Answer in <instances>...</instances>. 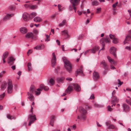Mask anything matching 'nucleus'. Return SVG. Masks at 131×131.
Listing matches in <instances>:
<instances>
[{
  "mask_svg": "<svg viewBox=\"0 0 131 131\" xmlns=\"http://www.w3.org/2000/svg\"><path fill=\"white\" fill-rule=\"evenodd\" d=\"M70 1L71 5L69 6V9L70 10H71L74 9L75 12L76 13V6L79 4L80 0H70Z\"/></svg>",
  "mask_w": 131,
  "mask_h": 131,
  "instance_id": "1",
  "label": "nucleus"
},
{
  "mask_svg": "<svg viewBox=\"0 0 131 131\" xmlns=\"http://www.w3.org/2000/svg\"><path fill=\"white\" fill-rule=\"evenodd\" d=\"M79 110L80 113V116H78L77 118H81L82 120L85 119L86 116V111L82 107H80Z\"/></svg>",
  "mask_w": 131,
  "mask_h": 131,
  "instance_id": "2",
  "label": "nucleus"
},
{
  "mask_svg": "<svg viewBox=\"0 0 131 131\" xmlns=\"http://www.w3.org/2000/svg\"><path fill=\"white\" fill-rule=\"evenodd\" d=\"M35 87L34 86L31 85L30 88L29 92L27 93L28 95V98L31 101H32L34 100V97L32 94L34 92H35Z\"/></svg>",
  "mask_w": 131,
  "mask_h": 131,
  "instance_id": "3",
  "label": "nucleus"
},
{
  "mask_svg": "<svg viewBox=\"0 0 131 131\" xmlns=\"http://www.w3.org/2000/svg\"><path fill=\"white\" fill-rule=\"evenodd\" d=\"M42 89H44L45 91H47L49 89V87L47 86H45L43 84H41L39 88L37 89V91H35L36 95H38L41 93L40 92L42 91Z\"/></svg>",
  "mask_w": 131,
  "mask_h": 131,
  "instance_id": "4",
  "label": "nucleus"
},
{
  "mask_svg": "<svg viewBox=\"0 0 131 131\" xmlns=\"http://www.w3.org/2000/svg\"><path fill=\"white\" fill-rule=\"evenodd\" d=\"M63 61L64 63L65 68L68 72H71L72 69V67L71 64L69 61L66 59H64Z\"/></svg>",
  "mask_w": 131,
  "mask_h": 131,
  "instance_id": "5",
  "label": "nucleus"
},
{
  "mask_svg": "<svg viewBox=\"0 0 131 131\" xmlns=\"http://www.w3.org/2000/svg\"><path fill=\"white\" fill-rule=\"evenodd\" d=\"M110 42V40L108 37H106L105 38H102L100 40V43L102 45L103 47L102 49H100L99 52V54L101 50L104 49L105 45V43H109Z\"/></svg>",
  "mask_w": 131,
  "mask_h": 131,
  "instance_id": "6",
  "label": "nucleus"
},
{
  "mask_svg": "<svg viewBox=\"0 0 131 131\" xmlns=\"http://www.w3.org/2000/svg\"><path fill=\"white\" fill-rule=\"evenodd\" d=\"M13 91V85L12 81L8 80L7 85V92L10 94L12 93Z\"/></svg>",
  "mask_w": 131,
  "mask_h": 131,
  "instance_id": "7",
  "label": "nucleus"
},
{
  "mask_svg": "<svg viewBox=\"0 0 131 131\" xmlns=\"http://www.w3.org/2000/svg\"><path fill=\"white\" fill-rule=\"evenodd\" d=\"M31 114L29 115L28 117V119H29V122L28 124V126H30L31 124L33 123L34 122L36 119L35 115H32Z\"/></svg>",
  "mask_w": 131,
  "mask_h": 131,
  "instance_id": "8",
  "label": "nucleus"
},
{
  "mask_svg": "<svg viewBox=\"0 0 131 131\" xmlns=\"http://www.w3.org/2000/svg\"><path fill=\"white\" fill-rule=\"evenodd\" d=\"M99 49V47L98 46H95L94 48H93L91 49L88 50H86L84 53V54L85 55L87 53L90 51L91 53H94L97 51Z\"/></svg>",
  "mask_w": 131,
  "mask_h": 131,
  "instance_id": "9",
  "label": "nucleus"
},
{
  "mask_svg": "<svg viewBox=\"0 0 131 131\" xmlns=\"http://www.w3.org/2000/svg\"><path fill=\"white\" fill-rule=\"evenodd\" d=\"M52 55L53 57L51 60V64L52 66L54 67L56 63V55L54 52L52 53Z\"/></svg>",
  "mask_w": 131,
  "mask_h": 131,
  "instance_id": "10",
  "label": "nucleus"
},
{
  "mask_svg": "<svg viewBox=\"0 0 131 131\" xmlns=\"http://www.w3.org/2000/svg\"><path fill=\"white\" fill-rule=\"evenodd\" d=\"M110 53L112 54L114 56L116 57V48L114 47H112L111 48L110 50Z\"/></svg>",
  "mask_w": 131,
  "mask_h": 131,
  "instance_id": "11",
  "label": "nucleus"
},
{
  "mask_svg": "<svg viewBox=\"0 0 131 131\" xmlns=\"http://www.w3.org/2000/svg\"><path fill=\"white\" fill-rule=\"evenodd\" d=\"M23 17L25 21H27L29 19V15L27 13H24L23 14Z\"/></svg>",
  "mask_w": 131,
  "mask_h": 131,
  "instance_id": "12",
  "label": "nucleus"
},
{
  "mask_svg": "<svg viewBox=\"0 0 131 131\" xmlns=\"http://www.w3.org/2000/svg\"><path fill=\"white\" fill-rule=\"evenodd\" d=\"M99 75L98 73L95 71H94L93 74V78L94 80H96L99 79Z\"/></svg>",
  "mask_w": 131,
  "mask_h": 131,
  "instance_id": "13",
  "label": "nucleus"
},
{
  "mask_svg": "<svg viewBox=\"0 0 131 131\" xmlns=\"http://www.w3.org/2000/svg\"><path fill=\"white\" fill-rule=\"evenodd\" d=\"M100 64L105 69H108V66L107 63L104 60H103L101 62Z\"/></svg>",
  "mask_w": 131,
  "mask_h": 131,
  "instance_id": "14",
  "label": "nucleus"
},
{
  "mask_svg": "<svg viewBox=\"0 0 131 131\" xmlns=\"http://www.w3.org/2000/svg\"><path fill=\"white\" fill-rule=\"evenodd\" d=\"M15 59L12 57H9L8 58V63L10 65H12L14 63Z\"/></svg>",
  "mask_w": 131,
  "mask_h": 131,
  "instance_id": "15",
  "label": "nucleus"
},
{
  "mask_svg": "<svg viewBox=\"0 0 131 131\" xmlns=\"http://www.w3.org/2000/svg\"><path fill=\"white\" fill-rule=\"evenodd\" d=\"M45 48V46L43 44L38 45L34 48V49L37 50H40L44 49Z\"/></svg>",
  "mask_w": 131,
  "mask_h": 131,
  "instance_id": "16",
  "label": "nucleus"
},
{
  "mask_svg": "<svg viewBox=\"0 0 131 131\" xmlns=\"http://www.w3.org/2000/svg\"><path fill=\"white\" fill-rule=\"evenodd\" d=\"M131 41V37L129 35H127L125 39L124 42V44L125 45L126 43H128V42Z\"/></svg>",
  "mask_w": 131,
  "mask_h": 131,
  "instance_id": "17",
  "label": "nucleus"
},
{
  "mask_svg": "<svg viewBox=\"0 0 131 131\" xmlns=\"http://www.w3.org/2000/svg\"><path fill=\"white\" fill-rule=\"evenodd\" d=\"M123 111L124 112H126L129 111L130 110L129 106L126 104H123Z\"/></svg>",
  "mask_w": 131,
  "mask_h": 131,
  "instance_id": "18",
  "label": "nucleus"
},
{
  "mask_svg": "<svg viewBox=\"0 0 131 131\" xmlns=\"http://www.w3.org/2000/svg\"><path fill=\"white\" fill-rule=\"evenodd\" d=\"M34 37V35L31 32H28L25 35V37L27 38H32Z\"/></svg>",
  "mask_w": 131,
  "mask_h": 131,
  "instance_id": "19",
  "label": "nucleus"
},
{
  "mask_svg": "<svg viewBox=\"0 0 131 131\" xmlns=\"http://www.w3.org/2000/svg\"><path fill=\"white\" fill-rule=\"evenodd\" d=\"M20 31L21 33L25 34L27 32V29L25 27H22L20 28Z\"/></svg>",
  "mask_w": 131,
  "mask_h": 131,
  "instance_id": "20",
  "label": "nucleus"
},
{
  "mask_svg": "<svg viewBox=\"0 0 131 131\" xmlns=\"http://www.w3.org/2000/svg\"><path fill=\"white\" fill-rule=\"evenodd\" d=\"M14 15L13 14H7L4 17L3 20L4 21H5L10 17L13 16Z\"/></svg>",
  "mask_w": 131,
  "mask_h": 131,
  "instance_id": "21",
  "label": "nucleus"
},
{
  "mask_svg": "<svg viewBox=\"0 0 131 131\" xmlns=\"http://www.w3.org/2000/svg\"><path fill=\"white\" fill-rule=\"evenodd\" d=\"M73 87L72 86L69 85L66 90L65 92L68 94L70 93V92L73 90Z\"/></svg>",
  "mask_w": 131,
  "mask_h": 131,
  "instance_id": "22",
  "label": "nucleus"
},
{
  "mask_svg": "<svg viewBox=\"0 0 131 131\" xmlns=\"http://www.w3.org/2000/svg\"><path fill=\"white\" fill-rule=\"evenodd\" d=\"M8 54V53L7 51H6L4 53L2 56V60L4 63L6 62L5 61V59L7 57Z\"/></svg>",
  "mask_w": 131,
  "mask_h": 131,
  "instance_id": "23",
  "label": "nucleus"
},
{
  "mask_svg": "<svg viewBox=\"0 0 131 131\" xmlns=\"http://www.w3.org/2000/svg\"><path fill=\"white\" fill-rule=\"evenodd\" d=\"M73 86L75 90L77 92L79 91L80 90V88L79 86L77 84H74Z\"/></svg>",
  "mask_w": 131,
  "mask_h": 131,
  "instance_id": "24",
  "label": "nucleus"
},
{
  "mask_svg": "<svg viewBox=\"0 0 131 131\" xmlns=\"http://www.w3.org/2000/svg\"><path fill=\"white\" fill-rule=\"evenodd\" d=\"M55 117L54 116L52 115L51 116V119L50 124L52 126H53V123L54 120H55Z\"/></svg>",
  "mask_w": 131,
  "mask_h": 131,
  "instance_id": "25",
  "label": "nucleus"
},
{
  "mask_svg": "<svg viewBox=\"0 0 131 131\" xmlns=\"http://www.w3.org/2000/svg\"><path fill=\"white\" fill-rule=\"evenodd\" d=\"M62 36H67V38H68L70 36L68 34V32L67 30H64L62 31Z\"/></svg>",
  "mask_w": 131,
  "mask_h": 131,
  "instance_id": "26",
  "label": "nucleus"
},
{
  "mask_svg": "<svg viewBox=\"0 0 131 131\" xmlns=\"http://www.w3.org/2000/svg\"><path fill=\"white\" fill-rule=\"evenodd\" d=\"M112 97H113L111 101V103H113L114 102H118V99H117L115 96Z\"/></svg>",
  "mask_w": 131,
  "mask_h": 131,
  "instance_id": "27",
  "label": "nucleus"
},
{
  "mask_svg": "<svg viewBox=\"0 0 131 131\" xmlns=\"http://www.w3.org/2000/svg\"><path fill=\"white\" fill-rule=\"evenodd\" d=\"M92 5L93 6H96L99 4V2L97 1H92Z\"/></svg>",
  "mask_w": 131,
  "mask_h": 131,
  "instance_id": "28",
  "label": "nucleus"
},
{
  "mask_svg": "<svg viewBox=\"0 0 131 131\" xmlns=\"http://www.w3.org/2000/svg\"><path fill=\"white\" fill-rule=\"evenodd\" d=\"M7 86V84L6 83H3L1 86V89L4 90Z\"/></svg>",
  "mask_w": 131,
  "mask_h": 131,
  "instance_id": "29",
  "label": "nucleus"
},
{
  "mask_svg": "<svg viewBox=\"0 0 131 131\" xmlns=\"http://www.w3.org/2000/svg\"><path fill=\"white\" fill-rule=\"evenodd\" d=\"M77 74H82V75H83V71L82 69V68L81 67L80 68L78 69L77 71Z\"/></svg>",
  "mask_w": 131,
  "mask_h": 131,
  "instance_id": "30",
  "label": "nucleus"
},
{
  "mask_svg": "<svg viewBox=\"0 0 131 131\" xmlns=\"http://www.w3.org/2000/svg\"><path fill=\"white\" fill-rule=\"evenodd\" d=\"M36 15V13L33 12L31 13L30 15H29V19H31L35 17Z\"/></svg>",
  "mask_w": 131,
  "mask_h": 131,
  "instance_id": "31",
  "label": "nucleus"
},
{
  "mask_svg": "<svg viewBox=\"0 0 131 131\" xmlns=\"http://www.w3.org/2000/svg\"><path fill=\"white\" fill-rule=\"evenodd\" d=\"M41 18L38 17H35L34 18V21L36 22H39L41 20Z\"/></svg>",
  "mask_w": 131,
  "mask_h": 131,
  "instance_id": "32",
  "label": "nucleus"
},
{
  "mask_svg": "<svg viewBox=\"0 0 131 131\" xmlns=\"http://www.w3.org/2000/svg\"><path fill=\"white\" fill-rule=\"evenodd\" d=\"M31 66V63H28L27 64V67L28 68V71H31L32 70V68Z\"/></svg>",
  "mask_w": 131,
  "mask_h": 131,
  "instance_id": "33",
  "label": "nucleus"
},
{
  "mask_svg": "<svg viewBox=\"0 0 131 131\" xmlns=\"http://www.w3.org/2000/svg\"><path fill=\"white\" fill-rule=\"evenodd\" d=\"M66 22V20H64L62 21V22L60 23L59 25V26L60 27H62L65 25Z\"/></svg>",
  "mask_w": 131,
  "mask_h": 131,
  "instance_id": "34",
  "label": "nucleus"
},
{
  "mask_svg": "<svg viewBox=\"0 0 131 131\" xmlns=\"http://www.w3.org/2000/svg\"><path fill=\"white\" fill-rule=\"evenodd\" d=\"M29 7L31 9H37L38 7V6L36 5H30Z\"/></svg>",
  "mask_w": 131,
  "mask_h": 131,
  "instance_id": "35",
  "label": "nucleus"
},
{
  "mask_svg": "<svg viewBox=\"0 0 131 131\" xmlns=\"http://www.w3.org/2000/svg\"><path fill=\"white\" fill-rule=\"evenodd\" d=\"M33 32L34 33V37L36 36L38 34V31L36 29H34L33 30Z\"/></svg>",
  "mask_w": 131,
  "mask_h": 131,
  "instance_id": "36",
  "label": "nucleus"
},
{
  "mask_svg": "<svg viewBox=\"0 0 131 131\" xmlns=\"http://www.w3.org/2000/svg\"><path fill=\"white\" fill-rule=\"evenodd\" d=\"M108 59V60L109 62L111 64H113L115 63L113 61L112 59H111V57L109 56L107 57Z\"/></svg>",
  "mask_w": 131,
  "mask_h": 131,
  "instance_id": "37",
  "label": "nucleus"
},
{
  "mask_svg": "<svg viewBox=\"0 0 131 131\" xmlns=\"http://www.w3.org/2000/svg\"><path fill=\"white\" fill-rule=\"evenodd\" d=\"M64 78V77H61L58 78L57 79V81L58 82H62Z\"/></svg>",
  "mask_w": 131,
  "mask_h": 131,
  "instance_id": "38",
  "label": "nucleus"
},
{
  "mask_svg": "<svg viewBox=\"0 0 131 131\" xmlns=\"http://www.w3.org/2000/svg\"><path fill=\"white\" fill-rule=\"evenodd\" d=\"M7 118L8 119H15L16 118L14 116H11L9 114H8L7 116Z\"/></svg>",
  "mask_w": 131,
  "mask_h": 131,
  "instance_id": "39",
  "label": "nucleus"
},
{
  "mask_svg": "<svg viewBox=\"0 0 131 131\" xmlns=\"http://www.w3.org/2000/svg\"><path fill=\"white\" fill-rule=\"evenodd\" d=\"M49 83L50 85H53L54 83V81L53 79H51L49 81Z\"/></svg>",
  "mask_w": 131,
  "mask_h": 131,
  "instance_id": "40",
  "label": "nucleus"
},
{
  "mask_svg": "<svg viewBox=\"0 0 131 131\" xmlns=\"http://www.w3.org/2000/svg\"><path fill=\"white\" fill-rule=\"evenodd\" d=\"M34 102H33L32 104H31V110L30 111V112H31V113H32V114H33V107L34 106Z\"/></svg>",
  "mask_w": 131,
  "mask_h": 131,
  "instance_id": "41",
  "label": "nucleus"
},
{
  "mask_svg": "<svg viewBox=\"0 0 131 131\" xmlns=\"http://www.w3.org/2000/svg\"><path fill=\"white\" fill-rule=\"evenodd\" d=\"M114 128V126L113 125H110L108 127V129H113Z\"/></svg>",
  "mask_w": 131,
  "mask_h": 131,
  "instance_id": "42",
  "label": "nucleus"
},
{
  "mask_svg": "<svg viewBox=\"0 0 131 131\" xmlns=\"http://www.w3.org/2000/svg\"><path fill=\"white\" fill-rule=\"evenodd\" d=\"M109 36L110 38L111 39H113V40L114 39H115V37L114 35H113L111 34L109 35Z\"/></svg>",
  "mask_w": 131,
  "mask_h": 131,
  "instance_id": "43",
  "label": "nucleus"
},
{
  "mask_svg": "<svg viewBox=\"0 0 131 131\" xmlns=\"http://www.w3.org/2000/svg\"><path fill=\"white\" fill-rule=\"evenodd\" d=\"M45 35L46 37V39L45 41H49L50 39L49 38V36L46 34Z\"/></svg>",
  "mask_w": 131,
  "mask_h": 131,
  "instance_id": "44",
  "label": "nucleus"
},
{
  "mask_svg": "<svg viewBox=\"0 0 131 131\" xmlns=\"http://www.w3.org/2000/svg\"><path fill=\"white\" fill-rule=\"evenodd\" d=\"M113 42L114 43H116L118 42V40L117 38H115L113 40Z\"/></svg>",
  "mask_w": 131,
  "mask_h": 131,
  "instance_id": "45",
  "label": "nucleus"
},
{
  "mask_svg": "<svg viewBox=\"0 0 131 131\" xmlns=\"http://www.w3.org/2000/svg\"><path fill=\"white\" fill-rule=\"evenodd\" d=\"M94 106L95 107H100V106L96 103H94Z\"/></svg>",
  "mask_w": 131,
  "mask_h": 131,
  "instance_id": "46",
  "label": "nucleus"
},
{
  "mask_svg": "<svg viewBox=\"0 0 131 131\" xmlns=\"http://www.w3.org/2000/svg\"><path fill=\"white\" fill-rule=\"evenodd\" d=\"M107 108L108 111H111L112 110V109L111 107V106H107Z\"/></svg>",
  "mask_w": 131,
  "mask_h": 131,
  "instance_id": "47",
  "label": "nucleus"
},
{
  "mask_svg": "<svg viewBox=\"0 0 131 131\" xmlns=\"http://www.w3.org/2000/svg\"><path fill=\"white\" fill-rule=\"evenodd\" d=\"M5 93H3L2 94L0 95V99H1V100H2L5 96Z\"/></svg>",
  "mask_w": 131,
  "mask_h": 131,
  "instance_id": "48",
  "label": "nucleus"
},
{
  "mask_svg": "<svg viewBox=\"0 0 131 131\" xmlns=\"http://www.w3.org/2000/svg\"><path fill=\"white\" fill-rule=\"evenodd\" d=\"M117 81L118 82V84L119 85L118 86H119L121 85L123 83V82H121L119 79H118Z\"/></svg>",
  "mask_w": 131,
  "mask_h": 131,
  "instance_id": "49",
  "label": "nucleus"
},
{
  "mask_svg": "<svg viewBox=\"0 0 131 131\" xmlns=\"http://www.w3.org/2000/svg\"><path fill=\"white\" fill-rule=\"evenodd\" d=\"M101 8H98L97 9V11L96 12V13L97 14L99 13L101 11Z\"/></svg>",
  "mask_w": 131,
  "mask_h": 131,
  "instance_id": "50",
  "label": "nucleus"
},
{
  "mask_svg": "<svg viewBox=\"0 0 131 131\" xmlns=\"http://www.w3.org/2000/svg\"><path fill=\"white\" fill-rule=\"evenodd\" d=\"M118 4V2H117L116 3L112 5V7L113 8H115L116 6H117Z\"/></svg>",
  "mask_w": 131,
  "mask_h": 131,
  "instance_id": "51",
  "label": "nucleus"
},
{
  "mask_svg": "<svg viewBox=\"0 0 131 131\" xmlns=\"http://www.w3.org/2000/svg\"><path fill=\"white\" fill-rule=\"evenodd\" d=\"M5 72L4 71H3L1 72L0 73V77L2 76L3 75L5 74Z\"/></svg>",
  "mask_w": 131,
  "mask_h": 131,
  "instance_id": "52",
  "label": "nucleus"
},
{
  "mask_svg": "<svg viewBox=\"0 0 131 131\" xmlns=\"http://www.w3.org/2000/svg\"><path fill=\"white\" fill-rule=\"evenodd\" d=\"M126 102L131 105V99H130L128 100H127Z\"/></svg>",
  "mask_w": 131,
  "mask_h": 131,
  "instance_id": "53",
  "label": "nucleus"
},
{
  "mask_svg": "<svg viewBox=\"0 0 131 131\" xmlns=\"http://www.w3.org/2000/svg\"><path fill=\"white\" fill-rule=\"evenodd\" d=\"M32 50H29L27 52V54L28 56L29 55V54L31 53L32 52Z\"/></svg>",
  "mask_w": 131,
  "mask_h": 131,
  "instance_id": "54",
  "label": "nucleus"
},
{
  "mask_svg": "<svg viewBox=\"0 0 131 131\" xmlns=\"http://www.w3.org/2000/svg\"><path fill=\"white\" fill-rule=\"evenodd\" d=\"M125 48L126 49L130 50H131V47L130 46H126L125 47Z\"/></svg>",
  "mask_w": 131,
  "mask_h": 131,
  "instance_id": "55",
  "label": "nucleus"
},
{
  "mask_svg": "<svg viewBox=\"0 0 131 131\" xmlns=\"http://www.w3.org/2000/svg\"><path fill=\"white\" fill-rule=\"evenodd\" d=\"M95 98L94 95L93 94H92V95H91L90 99H94Z\"/></svg>",
  "mask_w": 131,
  "mask_h": 131,
  "instance_id": "56",
  "label": "nucleus"
},
{
  "mask_svg": "<svg viewBox=\"0 0 131 131\" xmlns=\"http://www.w3.org/2000/svg\"><path fill=\"white\" fill-rule=\"evenodd\" d=\"M66 79L67 80L70 81H71L72 80V78H66Z\"/></svg>",
  "mask_w": 131,
  "mask_h": 131,
  "instance_id": "57",
  "label": "nucleus"
},
{
  "mask_svg": "<svg viewBox=\"0 0 131 131\" xmlns=\"http://www.w3.org/2000/svg\"><path fill=\"white\" fill-rule=\"evenodd\" d=\"M9 8L12 10H13L14 9V7L12 6H11L9 7Z\"/></svg>",
  "mask_w": 131,
  "mask_h": 131,
  "instance_id": "58",
  "label": "nucleus"
},
{
  "mask_svg": "<svg viewBox=\"0 0 131 131\" xmlns=\"http://www.w3.org/2000/svg\"><path fill=\"white\" fill-rule=\"evenodd\" d=\"M116 93V91L115 90H114L112 92V96H114V94H115Z\"/></svg>",
  "mask_w": 131,
  "mask_h": 131,
  "instance_id": "59",
  "label": "nucleus"
},
{
  "mask_svg": "<svg viewBox=\"0 0 131 131\" xmlns=\"http://www.w3.org/2000/svg\"><path fill=\"white\" fill-rule=\"evenodd\" d=\"M56 15V14H54L53 15H52L51 16V18L52 19H53V18H54L55 17V16Z\"/></svg>",
  "mask_w": 131,
  "mask_h": 131,
  "instance_id": "60",
  "label": "nucleus"
},
{
  "mask_svg": "<svg viewBox=\"0 0 131 131\" xmlns=\"http://www.w3.org/2000/svg\"><path fill=\"white\" fill-rule=\"evenodd\" d=\"M25 7L26 8H28V7H29V6L30 5H29L27 4H25L24 5Z\"/></svg>",
  "mask_w": 131,
  "mask_h": 131,
  "instance_id": "61",
  "label": "nucleus"
},
{
  "mask_svg": "<svg viewBox=\"0 0 131 131\" xmlns=\"http://www.w3.org/2000/svg\"><path fill=\"white\" fill-rule=\"evenodd\" d=\"M105 70H104L103 72V74L104 75H105L106 74V73L107 72V69H105Z\"/></svg>",
  "mask_w": 131,
  "mask_h": 131,
  "instance_id": "62",
  "label": "nucleus"
},
{
  "mask_svg": "<svg viewBox=\"0 0 131 131\" xmlns=\"http://www.w3.org/2000/svg\"><path fill=\"white\" fill-rule=\"evenodd\" d=\"M111 69H115V67H114V66H112V65H111Z\"/></svg>",
  "mask_w": 131,
  "mask_h": 131,
  "instance_id": "63",
  "label": "nucleus"
},
{
  "mask_svg": "<svg viewBox=\"0 0 131 131\" xmlns=\"http://www.w3.org/2000/svg\"><path fill=\"white\" fill-rule=\"evenodd\" d=\"M128 35L131 37V30L128 31Z\"/></svg>",
  "mask_w": 131,
  "mask_h": 131,
  "instance_id": "64",
  "label": "nucleus"
}]
</instances>
